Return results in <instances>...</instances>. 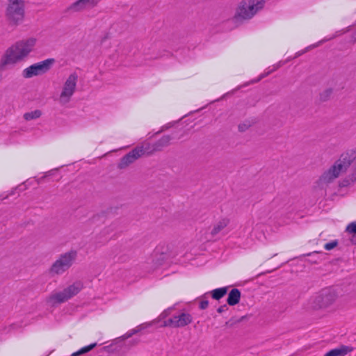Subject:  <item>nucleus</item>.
Masks as SVG:
<instances>
[{
  "label": "nucleus",
  "instance_id": "9b49d317",
  "mask_svg": "<svg viewBox=\"0 0 356 356\" xmlns=\"http://www.w3.org/2000/svg\"><path fill=\"white\" fill-rule=\"evenodd\" d=\"M68 299L65 296L63 291L56 293L50 296L49 300L54 304L62 303L67 301Z\"/></svg>",
  "mask_w": 356,
  "mask_h": 356
},
{
  "label": "nucleus",
  "instance_id": "4468645a",
  "mask_svg": "<svg viewBox=\"0 0 356 356\" xmlns=\"http://www.w3.org/2000/svg\"><path fill=\"white\" fill-rule=\"evenodd\" d=\"M88 3L94 4L95 0H78L73 3L72 7L74 8H83Z\"/></svg>",
  "mask_w": 356,
  "mask_h": 356
},
{
  "label": "nucleus",
  "instance_id": "9d476101",
  "mask_svg": "<svg viewBox=\"0 0 356 356\" xmlns=\"http://www.w3.org/2000/svg\"><path fill=\"white\" fill-rule=\"evenodd\" d=\"M241 297V293L238 289H232L227 298V303L229 305H235L238 303Z\"/></svg>",
  "mask_w": 356,
  "mask_h": 356
},
{
  "label": "nucleus",
  "instance_id": "0eeeda50",
  "mask_svg": "<svg viewBox=\"0 0 356 356\" xmlns=\"http://www.w3.org/2000/svg\"><path fill=\"white\" fill-rule=\"evenodd\" d=\"M76 86V79L74 76H70L65 83L63 91L60 95V101L67 102L73 95Z\"/></svg>",
  "mask_w": 356,
  "mask_h": 356
},
{
  "label": "nucleus",
  "instance_id": "aec40b11",
  "mask_svg": "<svg viewBox=\"0 0 356 356\" xmlns=\"http://www.w3.org/2000/svg\"><path fill=\"white\" fill-rule=\"evenodd\" d=\"M218 311V312H222V308H219Z\"/></svg>",
  "mask_w": 356,
  "mask_h": 356
},
{
  "label": "nucleus",
  "instance_id": "39448f33",
  "mask_svg": "<svg viewBox=\"0 0 356 356\" xmlns=\"http://www.w3.org/2000/svg\"><path fill=\"white\" fill-rule=\"evenodd\" d=\"M346 164L345 159H339L324 173L323 179L327 182L332 181L339 177Z\"/></svg>",
  "mask_w": 356,
  "mask_h": 356
},
{
  "label": "nucleus",
  "instance_id": "dca6fc26",
  "mask_svg": "<svg viewBox=\"0 0 356 356\" xmlns=\"http://www.w3.org/2000/svg\"><path fill=\"white\" fill-rule=\"evenodd\" d=\"M227 293V288H222L213 290L212 291V296L216 300H219Z\"/></svg>",
  "mask_w": 356,
  "mask_h": 356
},
{
  "label": "nucleus",
  "instance_id": "f8f14e48",
  "mask_svg": "<svg viewBox=\"0 0 356 356\" xmlns=\"http://www.w3.org/2000/svg\"><path fill=\"white\" fill-rule=\"evenodd\" d=\"M351 349L347 347H343L339 349H334L327 353L324 356H345Z\"/></svg>",
  "mask_w": 356,
  "mask_h": 356
},
{
  "label": "nucleus",
  "instance_id": "423d86ee",
  "mask_svg": "<svg viewBox=\"0 0 356 356\" xmlns=\"http://www.w3.org/2000/svg\"><path fill=\"white\" fill-rule=\"evenodd\" d=\"M54 59H47L40 63L32 65L25 70V76L31 78L47 71L54 63Z\"/></svg>",
  "mask_w": 356,
  "mask_h": 356
},
{
  "label": "nucleus",
  "instance_id": "ddd939ff",
  "mask_svg": "<svg viewBox=\"0 0 356 356\" xmlns=\"http://www.w3.org/2000/svg\"><path fill=\"white\" fill-rule=\"evenodd\" d=\"M67 298L69 300L79 292V288L76 285H71L63 291Z\"/></svg>",
  "mask_w": 356,
  "mask_h": 356
},
{
  "label": "nucleus",
  "instance_id": "f3484780",
  "mask_svg": "<svg viewBox=\"0 0 356 356\" xmlns=\"http://www.w3.org/2000/svg\"><path fill=\"white\" fill-rule=\"evenodd\" d=\"M346 232L351 234H356V222H351L346 227Z\"/></svg>",
  "mask_w": 356,
  "mask_h": 356
},
{
  "label": "nucleus",
  "instance_id": "6ab92c4d",
  "mask_svg": "<svg viewBox=\"0 0 356 356\" xmlns=\"http://www.w3.org/2000/svg\"><path fill=\"white\" fill-rule=\"evenodd\" d=\"M337 245H338V242L337 241H334L331 243L326 244L325 248L327 250H331L334 249V248H336L337 246Z\"/></svg>",
  "mask_w": 356,
  "mask_h": 356
},
{
  "label": "nucleus",
  "instance_id": "a211bd4d",
  "mask_svg": "<svg viewBox=\"0 0 356 356\" xmlns=\"http://www.w3.org/2000/svg\"><path fill=\"white\" fill-rule=\"evenodd\" d=\"M95 346V344L94 343V344H92L86 348H82L80 351H79L76 353H74L72 355V356H77L79 355L86 353L88 352L89 350H90L91 349H92Z\"/></svg>",
  "mask_w": 356,
  "mask_h": 356
},
{
  "label": "nucleus",
  "instance_id": "1a4fd4ad",
  "mask_svg": "<svg viewBox=\"0 0 356 356\" xmlns=\"http://www.w3.org/2000/svg\"><path fill=\"white\" fill-rule=\"evenodd\" d=\"M191 320L188 315L182 314L179 316L175 317L171 320V323L175 327H184L191 323Z\"/></svg>",
  "mask_w": 356,
  "mask_h": 356
},
{
  "label": "nucleus",
  "instance_id": "f257e3e1",
  "mask_svg": "<svg viewBox=\"0 0 356 356\" xmlns=\"http://www.w3.org/2000/svg\"><path fill=\"white\" fill-rule=\"evenodd\" d=\"M35 43V38H29L9 47L0 60V70H3L23 60L32 51Z\"/></svg>",
  "mask_w": 356,
  "mask_h": 356
},
{
  "label": "nucleus",
  "instance_id": "f03ea898",
  "mask_svg": "<svg viewBox=\"0 0 356 356\" xmlns=\"http://www.w3.org/2000/svg\"><path fill=\"white\" fill-rule=\"evenodd\" d=\"M263 6V0H243L237 8L235 18L244 20L253 17Z\"/></svg>",
  "mask_w": 356,
  "mask_h": 356
},
{
  "label": "nucleus",
  "instance_id": "20e7f679",
  "mask_svg": "<svg viewBox=\"0 0 356 356\" xmlns=\"http://www.w3.org/2000/svg\"><path fill=\"white\" fill-rule=\"evenodd\" d=\"M76 252L71 251L62 254L59 259L56 260L49 268V273L54 275H60L64 271L65 267L70 266L71 262L74 259Z\"/></svg>",
  "mask_w": 356,
  "mask_h": 356
},
{
  "label": "nucleus",
  "instance_id": "6e6552de",
  "mask_svg": "<svg viewBox=\"0 0 356 356\" xmlns=\"http://www.w3.org/2000/svg\"><path fill=\"white\" fill-rule=\"evenodd\" d=\"M143 152L141 149H136L131 152L124 156L120 164L119 168L123 169L129 166L131 163L135 161L143 155Z\"/></svg>",
  "mask_w": 356,
  "mask_h": 356
},
{
  "label": "nucleus",
  "instance_id": "7ed1b4c3",
  "mask_svg": "<svg viewBox=\"0 0 356 356\" xmlns=\"http://www.w3.org/2000/svg\"><path fill=\"white\" fill-rule=\"evenodd\" d=\"M24 1L9 0L6 15L8 21L13 24H17L24 17Z\"/></svg>",
  "mask_w": 356,
  "mask_h": 356
},
{
  "label": "nucleus",
  "instance_id": "2eb2a0df",
  "mask_svg": "<svg viewBox=\"0 0 356 356\" xmlns=\"http://www.w3.org/2000/svg\"><path fill=\"white\" fill-rule=\"evenodd\" d=\"M41 111L39 110H35L30 112H28L24 114V117L27 120H31L33 119H37L41 116Z\"/></svg>",
  "mask_w": 356,
  "mask_h": 356
}]
</instances>
